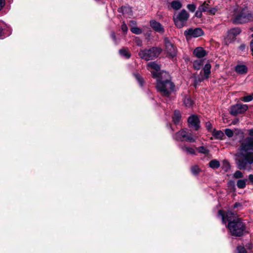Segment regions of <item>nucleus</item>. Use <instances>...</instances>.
I'll use <instances>...</instances> for the list:
<instances>
[{"instance_id": "1", "label": "nucleus", "mask_w": 253, "mask_h": 253, "mask_svg": "<svg viewBox=\"0 0 253 253\" xmlns=\"http://www.w3.org/2000/svg\"><path fill=\"white\" fill-rule=\"evenodd\" d=\"M218 215L221 216L223 223L228 222L227 227L231 235L236 237H241L246 232V225L241 218H239L236 213L228 211L225 213L223 211L219 210Z\"/></svg>"}, {"instance_id": "2", "label": "nucleus", "mask_w": 253, "mask_h": 253, "mask_svg": "<svg viewBox=\"0 0 253 253\" xmlns=\"http://www.w3.org/2000/svg\"><path fill=\"white\" fill-rule=\"evenodd\" d=\"M253 137H247L240 143L238 152L235 155L236 164L238 168L240 166H245V161L248 159V155L253 153Z\"/></svg>"}, {"instance_id": "3", "label": "nucleus", "mask_w": 253, "mask_h": 253, "mask_svg": "<svg viewBox=\"0 0 253 253\" xmlns=\"http://www.w3.org/2000/svg\"><path fill=\"white\" fill-rule=\"evenodd\" d=\"M156 81V88L162 95L168 97L174 91L175 85L167 72H163Z\"/></svg>"}, {"instance_id": "4", "label": "nucleus", "mask_w": 253, "mask_h": 253, "mask_svg": "<svg viewBox=\"0 0 253 253\" xmlns=\"http://www.w3.org/2000/svg\"><path fill=\"white\" fill-rule=\"evenodd\" d=\"M253 20V12L250 11L247 6L237 8L233 15V22L242 24Z\"/></svg>"}, {"instance_id": "5", "label": "nucleus", "mask_w": 253, "mask_h": 253, "mask_svg": "<svg viewBox=\"0 0 253 253\" xmlns=\"http://www.w3.org/2000/svg\"><path fill=\"white\" fill-rule=\"evenodd\" d=\"M161 52V48L152 47L149 49H141L138 53V55L140 58L149 61L157 58Z\"/></svg>"}, {"instance_id": "6", "label": "nucleus", "mask_w": 253, "mask_h": 253, "mask_svg": "<svg viewBox=\"0 0 253 253\" xmlns=\"http://www.w3.org/2000/svg\"><path fill=\"white\" fill-rule=\"evenodd\" d=\"M189 16V13L185 9H182L175 14L173 16V21L176 27L180 29L185 26Z\"/></svg>"}, {"instance_id": "7", "label": "nucleus", "mask_w": 253, "mask_h": 253, "mask_svg": "<svg viewBox=\"0 0 253 253\" xmlns=\"http://www.w3.org/2000/svg\"><path fill=\"white\" fill-rule=\"evenodd\" d=\"M197 136L184 129H181L173 136V138L177 141H185L188 142H194Z\"/></svg>"}, {"instance_id": "8", "label": "nucleus", "mask_w": 253, "mask_h": 253, "mask_svg": "<svg viewBox=\"0 0 253 253\" xmlns=\"http://www.w3.org/2000/svg\"><path fill=\"white\" fill-rule=\"evenodd\" d=\"M203 34V31L200 28L195 29L189 28L184 32V35L187 40L190 39L192 38H198L202 36Z\"/></svg>"}, {"instance_id": "9", "label": "nucleus", "mask_w": 253, "mask_h": 253, "mask_svg": "<svg viewBox=\"0 0 253 253\" xmlns=\"http://www.w3.org/2000/svg\"><path fill=\"white\" fill-rule=\"evenodd\" d=\"M248 105L246 104H237L231 106L230 113L233 116L242 114L247 110Z\"/></svg>"}, {"instance_id": "10", "label": "nucleus", "mask_w": 253, "mask_h": 253, "mask_svg": "<svg viewBox=\"0 0 253 253\" xmlns=\"http://www.w3.org/2000/svg\"><path fill=\"white\" fill-rule=\"evenodd\" d=\"M164 43L165 46V51L167 53L170 57H173L176 54V49L173 44L170 42L168 38L164 39Z\"/></svg>"}, {"instance_id": "11", "label": "nucleus", "mask_w": 253, "mask_h": 253, "mask_svg": "<svg viewBox=\"0 0 253 253\" xmlns=\"http://www.w3.org/2000/svg\"><path fill=\"white\" fill-rule=\"evenodd\" d=\"M148 67L149 69L150 70V72L152 74V77L154 78L157 79L159 77L160 74L163 71H160V66L159 65L155 63L154 62H150L148 64Z\"/></svg>"}, {"instance_id": "12", "label": "nucleus", "mask_w": 253, "mask_h": 253, "mask_svg": "<svg viewBox=\"0 0 253 253\" xmlns=\"http://www.w3.org/2000/svg\"><path fill=\"white\" fill-rule=\"evenodd\" d=\"M188 122L189 126L192 127L195 130H198L200 127L199 126V120L198 118L195 116L192 115L189 117L188 119Z\"/></svg>"}, {"instance_id": "13", "label": "nucleus", "mask_w": 253, "mask_h": 253, "mask_svg": "<svg viewBox=\"0 0 253 253\" xmlns=\"http://www.w3.org/2000/svg\"><path fill=\"white\" fill-rule=\"evenodd\" d=\"M150 25L157 32L163 33L165 31L164 28L161 24L154 20L150 21Z\"/></svg>"}, {"instance_id": "14", "label": "nucleus", "mask_w": 253, "mask_h": 253, "mask_svg": "<svg viewBox=\"0 0 253 253\" xmlns=\"http://www.w3.org/2000/svg\"><path fill=\"white\" fill-rule=\"evenodd\" d=\"M207 53L202 47H198L193 51V54L197 58H203L207 55Z\"/></svg>"}, {"instance_id": "15", "label": "nucleus", "mask_w": 253, "mask_h": 253, "mask_svg": "<svg viewBox=\"0 0 253 253\" xmlns=\"http://www.w3.org/2000/svg\"><path fill=\"white\" fill-rule=\"evenodd\" d=\"M211 65L210 64H206L203 69L204 75L201 79H199V81L201 82L206 79H208L211 73Z\"/></svg>"}, {"instance_id": "16", "label": "nucleus", "mask_w": 253, "mask_h": 253, "mask_svg": "<svg viewBox=\"0 0 253 253\" xmlns=\"http://www.w3.org/2000/svg\"><path fill=\"white\" fill-rule=\"evenodd\" d=\"M241 31L239 28H234L228 31L227 37L230 39H234L238 35Z\"/></svg>"}, {"instance_id": "17", "label": "nucleus", "mask_w": 253, "mask_h": 253, "mask_svg": "<svg viewBox=\"0 0 253 253\" xmlns=\"http://www.w3.org/2000/svg\"><path fill=\"white\" fill-rule=\"evenodd\" d=\"M235 71L239 74H245L247 73L248 68L243 64H238L235 67Z\"/></svg>"}, {"instance_id": "18", "label": "nucleus", "mask_w": 253, "mask_h": 253, "mask_svg": "<svg viewBox=\"0 0 253 253\" xmlns=\"http://www.w3.org/2000/svg\"><path fill=\"white\" fill-rule=\"evenodd\" d=\"M180 149L185 152H186L188 154L195 155V149L191 147L188 146L186 145H181L180 146Z\"/></svg>"}, {"instance_id": "19", "label": "nucleus", "mask_w": 253, "mask_h": 253, "mask_svg": "<svg viewBox=\"0 0 253 253\" xmlns=\"http://www.w3.org/2000/svg\"><path fill=\"white\" fill-rule=\"evenodd\" d=\"M171 7L174 10H179L182 7V4L178 0H174L170 3Z\"/></svg>"}, {"instance_id": "20", "label": "nucleus", "mask_w": 253, "mask_h": 253, "mask_svg": "<svg viewBox=\"0 0 253 253\" xmlns=\"http://www.w3.org/2000/svg\"><path fill=\"white\" fill-rule=\"evenodd\" d=\"M212 135L217 139H223L224 136V133L221 130H216L214 129L212 132Z\"/></svg>"}, {"instance_id": "21", "label": "nucleus", "mask_w": 253, "mask_h": 253, "mask_svg": "<svg viewBox=\"0 0 253 253\" xmlns=\"http://www.w3.org/2000/svg\"><path fill=\"white\" fill-rule=\"evenodd\" d=\"M181 114L179 111L175 110L174 112L172 120L175 124H177L180 120Z\"/></svg>"}, {"instance_id": "22", "label": "nucleus", "mask_w": 253, "mask_h": 253, "mask_svg": "<svg viewBox=\"0 0 253 253\" xmlns=\"http://www.w3.org/2000/svg\"><path fill=\"white\" fill-rule=\"evenodd\" d=\"M209 165L212 169H217L220 167V163L218 161L214 159L210 162Z\"/></svg>"}, {"instance_id": "23", "label": "nucleus", "mask_w": 253, "mask_h": 253, "mask_svg": "<svg viewBox=\"0 0 253 253\" xmlns=\"http://www.w3.org/2000/svg\"><path fill=\"white\" fill-rule=\"evenodd\" d=\"M247 179H239L237 182V186L240 189H243L246 187Z\"/></svg>"}, {"instance_id": "24", "label": "nucleus", "mask_w": 253, "mask_h": 253, "mask_svg": "<svg viewBox=\"0 0 253 253\" xmlns=\"http://www.w3.org/2000/svg\"><path fill=\"white\" fill-rule=\"evenodd\" d=\"M184 103L186 106L190 107L193 104V101L190 97H185L183 100Z\"/></svg>"}, {"instance_id": "25", "label": "nucleus", "mask_w": 253, "mask_h": 253, "mask_svg": "<svg viewBox=\"0 0 253 253\" xmlns=\"http://www.w3.org/2000/svg\"><path fill=\"white\" fill-rule=\"evenodd\" d=\"M209 7L208 3L206 2H204L199 6V9L202 10L203 12H208L209 10Z\"/></svg>"}, {"instance_id": "26", "label": "nucleus", "mask_w": 253, "mask_h": 253, "mask_svg": "<svg viewBox=\"0 0 253 253\" xmlns=\"http://www.w3.org/2000/svg\"><path fill=\"white\" fill-rule=\"evenodd\" d=\"M120 54L126 58L130 57V54L126 49H122L119 50Z\"/></svg>"}, {"instance_id": "27", "label": "nucleus", "mask_w": 253, "mask_h": 253, "mask_svg": "<svg viewBox=\"0 0 253 253\" xmlns=\"http://www.w3.org/2000/svg\"><path fill=\"white\" fill-rule=\"evenodd\" d=\"M130 31L134 34L139 35L142 33V30L137 27H132L130 28Z\"/></svg>"}, {"instance_id": "28", "label": "nucleus", "mask_w": 253, "mask_h": 253, "mask_svg": "<svg viewBox=\"0 0 253 253\" xmlns=\"http://www.w3.org/2000/svg\"><path fill=\"white\" fill-rule=\"evenodd\" d=\"M241 100L245 102H248L253 100V94L244 96L241 98Z\"/></svg>"}, {"instance_id": "29", "label": "nucleus", "mask_w": 253, "mask_h": 253, "mask_svg": "<svg viewBox=\"0 0 253 253\" xmlns=\"http://www.w3.org/2000/svg\"><path fill=\"white\" fill-rule=\"evenodd\" d=\"M198 151L199 153H202L204 154H208L209 153V150L204 146H200L197 148Z\"/></svg>"}, {"instance_id": "30", "label": "nucleus", "mask_w": 253, "mask_h": 253, "mask_svg": "<svg viewBox=\"0 0 253 253\" xmlns=\"http://www.w3.org/2000/svg\"><path fill=\"white\" fill-rule=\"evenodd\" d=\"M202 66V61L200 60H197L193 62V67L194 68L198 70Z\"/></svg>"}, {"instance_id": "31", "label": "nucleus", "mask_w": 253, "mask_h": 253, "mask_svg": "<svg viewBox=\"0 0 253 253\" xmlns=\"http://www.w3.org/2000/svg\"><path fill=\"white\" fill-rule=\"evenodd\" d=\"M244 176L243 173L240 170H237L233 174V177L235 178H243Z\"/></svg>"}, {"instance_id": "32", "label": "nucleus", "mask_w": 253, "mask_h": 253, "mask_svg": "<svg viewBox=\"0 0 253 253\" xmlns=\"http://www.w3.org/2000/svg\"><path fill=\"white\" fill-rule=\"evenodd\" d=\"M191 170L193 174H197L199 172L200 169L198 166L195 165L191 167Z\"/></svg>"}, {"instance_id": "33", "label": "nucleus", "mask_w": 253, "mask_h": 253, "mask_svg": "<svg viewBox=\"0 0 253 253\" xmlns=\"http://www.w3.org/2000/svg\"><path fill=\"white\" fill-rule=\"evenodd\" d=\"M225 134L229 137H231L233 136V131L229 128H226L225 129Z\"/></svg>"}, {"instance_id": "34", "label": "nucleus", "mask_w": 253, "mask_h": 253, "mask_svg": "<svg viewBox=\"0 0 253 253\" xmlns=\"http://www.w3.org/2000/svg\"><path fill=\"white\" fill-rule=\"evenodd\" d=\"M237 253H247V252L243 246H238L237 248Z\"/></svg>"}, {"instance_id": "35", "label": "nucleus", "mask_w": 253, "mask_h": 253, "mask_svg": "<svg viewBox=\"0 0 253 253\" xmlns=\"http://www.w3.org/2000/svg\"><path fill=\"white\" fill-rule=\"evenodd\" d=\"M187 8L189 11L193 12L195 10L196 6L194 4H189L187 5Z\"/></svg>"}, {"instance_id": "36", "label": "nucleus", "mask_w": 253, "mask_h": 253, "mask_svg": "<svg viewBox=\"0 0 253 253\" xmlns=\"http://www.w3.org/2000/svg\"><path fill=\"white\" fill-rule=\"evenodd\" d=\"M135 77L137 81L139 83L140 85L142 86L143 85V80H142V79L141 78V77L138 74L135 75Z\"/></svg>"}, {"instance_id": "37", "label": "nucleus", "mask_w": 253, "mask_h": 253, "mask_svg": "<svg viewBox=\"0 0 253 253\" xmlns=\"http://www.w3.org/2000/svg\"><path fill=\"white\" fill-rule=\"evenodd\" d=\"M134 42L135 43V44L138 45V46H141L142 45V41L138 38H135V40H134Z\"/></svg>"}, {"instance_id": "38", "label": "nucleus", "mask_w": 253, "mask_h": 253, "mask_svg": "<svg viewBox=\"0 0 253 253\" xmlns=\"http://www.w3.org/2000/svg\"><path fill=\"white\" fill-rule=\"evenodd\" d=\"M121 29L125 33H126L127 31V27L124 22H123L121 25Z\"/></svg>"}, {"instance_id": "39", "label": "nucleus", "mask_w": 253, "mask_h": 253, "mask_svg": "<svg viewBox=\"0 0 253 253\" xmlns=\"http://www.w3.org/2000/svg\"><path fill=\"white\" fill-rule=\"evenodd\" d=\"M202 10L198 9L195 12V16L198 18H201L202 16Z\"/></svg>"}, {"instance_id": "40", "label": "nucleus", "mask_w": 253, "mask_h": 253, "mask_svg": "<svg viewBox=\"0 0 253 253\" xmlns=\"http://www.w3.org/2000/svg\"><path fill=\"white\" fill-rule=\"evenodd\" d=\"M5 5V0H0V11L2 9Z\"/></svg>"}, {"instance_id": "41", "label": "nucleus", "mask_w": 253, "mask_h": 253, "mask_svg": "<svg viewBox=\"0 0 253 253\" xmlns=\"http://www.w3.org/2000/svg\"><path fill=\"white\" fill-rule=\"evenodd\" d=\"M216 11L217 9L215 8H210L209 7V10H208V12L211 13L212 14H214Z\"/></svg>"}, {"instance_id": "42", "label": "nucleus", "mask_w": 253, "mask_h": 253, "mask_svg": "<svg viewBox=\"0 0 253 253\" xmlns=\"http://www.w3.org/2000/svg\"><path fill=\"white\" fill-rule=\"evenodd\" d=\"M136 22L134 20H130L129 22V26L131 27H136Z\"/></svg>"}, {"instance_id": "43", "label": "nucleus", "mask_w": 253, "mask_h": 253, "mask_svg": "<svg viewBox=\"0 0 253 253\" xmlns=\"http://www.w3.org/2000/svg\"><path fill=\"white\" fill-rule=\"evenodd\" d=\"M206 127L208 130L210 131L211 129L212 125L210 122H207Z\"/></svg>"}, {"instance_id": "44", "label": "nucleus", "mask_w": 253, "mask_h": 253, "mask_svg": "<svg viewBox=\"0 0 253 253\" xmlns=\"http://www.w3.org/2000/svg\"><path fill=\"white\" fill-rule=\"evenodd\" d=\"M249 180L252 184H253V174H251L249 175Z\"/></svg>"}, {"instance_id": "45", "label": "nucleus", "mask_w": 253, "mask_h": 253, "mask_svg": "<svg viewBox=\"0 0 253 253\" xmlns=\"http://www.w3.org/2000/svg\"><path fill=\"white\" fill-rule=\"evenodd\" d=\"M111 37L115 42H116V38L114 32H112L111 34Z\"/></svg>"}, {"instance_id": "46", "label": "nucleus", "mask_w": 253, "mask_h": 253, "mask_svg": "<svg viewBox=\"0 0 253 253\" xmlns=\"http://www.w3.org/2000/svg\"><path fill=\"white\" fill-rule=\"evenodd\" d=\"M245 47H246V45L244 44H242L239 46V48L240 50L243 51V50H245Z\"/></svg>"}, {"instance_id": "47", "label": "nucleus", "mask_w": 253, "mask_h": 253, "mask_svg": "<svg viewBox=\"0 0 253 253\" xmlns=\"http://www.w3.org/2000/svg\"><path fill=\"white\" fill-rule=\"evenodd\" d=\"M4 37L3 35V30L2 29L0 28V38L3 39Z\"/></svg>"}, {"instance_id": "48", "label": "nucleus", "mask_w": 253, "mask_h": 253, "mask_svg": "<svg viewBox=\"0 0 253 253\" xmlns=\"http://www.w3.org/2000/svg\"><path fill=\"white\" fill-rule=\"evenodd\" d=\"M241 206V204L239 203H236L234 205V208H238L239 207H240Z\"/></svg>"}, {"instance_id": "49", "label": "nucleus", "mask_w": 253, "mask_h": 253, "mask_svg": "<svg viewBox=\"0 0 253 253\" xmlns=\"http://www.w3.org/2000/svg\"><path fill=\"white\" fill-rule=\"evenodd\" d=\"M228 186H234V182L233 181H230L228 183Z\"/></svg>"}, {"instance_id": "50", "label": "nucleus", "mask_w": 253, "mask_h": 253, "mask_svg": "<svg viewBox=\"0 0 253 253\" xmlns=\"http://www.w3.org/2000/svg\"><path fill=\"white\" fill-rule=\"evenodd\" d=\"M249 135L251 136H253V129H251L249 131Z\"/></svg>"}, {"instance_id": "51", "label": "nucleus", "mask_w": 253, "mask_h": 253, "mask_svg": "<svg viewBox=\"0 0 253 253\" xmlns=\"http://www.w3.org/2000/svg\"><path fill=\"white\" fill-rule=\"evenodd\" d=\"M250 46H251V49H253V40H252V41L251 42Z\"/></svg>"}, {"instance_id": "52", "label": "nucleus", "mask_w": 253, "mask_h": 253, "mask_svg": "<svg viewBox=\"0 0 253 253\" xmlns=\"http://www.w3.org/2000/svg\"><path fill=\"white\" fill-rule=\"evenodd\" d=\"M126 8V7H122V10H123V11H124V10H125V9Z\"/></svg>"}, {"instance_id": "53", "label": "nucleus", "mask_w": 253, "mask_h": 253, "mask_svg": "<svg viewBox=\"0 0 253 253\" xmlns=\"http://www.w3.org/2000/svg\"><path fill=\"white\" fill-rule=\"evenodd\" d=\"M251 51L252 52V54H253V49H251Z\"/></svg>"}, {"instance_id": "54", "label": "nucleus", "mask_w": 253, "mask_h": 253, "mask_svg": "<svg viewBox=\"0 0 253 253\" xmlns=\"http://www.w3.org/2000/svg\"><path fill=\"white\" fill-rule=\"evenodd\" d=\"M233 124H235L236 121H234V122H233Z\"/></svg>"}, {"instance_id": "55", "label": "nucleus", "mask_w": 253, "mask_h": 253, "mask_svg": "<svg viewBox=\"0 0 253 253\" xmlns=\"http://www.w3.org/2000/svg\"><path fill=\"white\" fill-rule=\"evenodd\" d=\"M233 124H235L236 121H234V122H233Z\"/></svg>"}, {"instance_id": "56", "label": "nucleus", "mask_w": 253, "mask_h": 253, "mask_svg": "<svg viewBox=\"0 0 253 253\" xmlns=\"http://www.w3.org/2000/svg\"><path fill=\"white\" fill-rule=\"evenodd\" d=\"M252 37H253V34L252 35Z\"/></svg>"}]
</instances>
